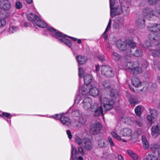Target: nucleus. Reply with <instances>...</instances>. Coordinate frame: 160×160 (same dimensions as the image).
I'll list each match as a JSON object with an SVG mask.
<instances>
[{
  "mask_svg": "<svg viewBox=\"0 0 160 160\" xmlns=\"http://www.w3.org/2000/svg\"><path fill=\"white\" fill-rule=\"evenodd\" d=\"M120 56L118 53L115 52H113L112 56V58L113 60L115 61H118L120 58Z\"/></svg>",
  "mask_w": 160,
  "mask_h": 160,
  "instance_id": "e433bc0d",
  "label": "nucleus"
},
{
  "mask_svg": "<svg viewBox=\"0 0 160 160\" xmlns=\"http://www.w3.org/2000/svg\"><path fill=\"white\" fill-rule=\"evenodd\" d=\"M158 67L159 69V70L160 71V62H159L158 63Z\"/></svg>",
  "mask_w": 160,
  "mask_h": 160,
  "instance_id": "338daca9",
  "label": "nucleus"
},
{
  "mask_svg": "<svg viewBox=\"0 0 160 160\" xmlns=\"http://www.w3.org/2000/svg\"><path fill=\"white\" fill-rule=\"evenodd\" d=\"M78 151L79 152L81 155H83L84 154V152L83 151V149L82 147L80 146L78 147Z\"/></svg>",
  "mask_w": 160,
  "mask_h": 160,
  "instance_id": "603ef678",
  "label": "nucleus"
},
{
  "mask_svg": "<svg viewBox=\"0 0 160 160\" xmlns=\"http://www.w3.org/2000/svg\"><path fill=\"white\" fill-rule=\"evenodd\" d=\"M78 92L80 93L79 95H78L76 97L75 99L74 100L75 103H78L80 101L81 98H83L84 97L87 95H83L81 94V86L80 85L78 87Z\"/></svg>",
  "mask_w": 160,
  "mask_h": 160,
  "instance_id": "393cba45",
  "label": "nucleus"
},
{
  "mask_svg": "<svg viewBox=\"0 0 160 160\" xmlns=\"http://www.w3.org/2000/svg\"><path fill=\"white\" fill-rule=\"evenodd\" d=\"M0 117L2 118L5 117L9 119L11 117V114L9 113L5 112H2L1 111H0Z\"/></svg>",
  "mask_w": 160,
  "mask_h": 160,
  "instance_id": "ea45409f",
  "label": "nucleus"
},
{
  "mask_svg": "<svg viewBox=\"0 0 160 160\" xmlns=\"http://www.w3.org/2000/svg\"><path fill=\"white\" fill-rule=\"evenodd\" d=\"M158 157L160 159V148L159 149L158 152Z\"/></svg>",
  "mask_w": 160,
  "mask_h": 160,
  "instance_id": "69168bd1",
  "label": "nucleus"
},
{
  "mask_svg": "<svg viewBox=\"0 0 160 160\" xmlns=\"http://www.w3.org/2000/svg\"><path fill=\"white\" fill-rule=\"evenodd\" d=\"M123 18H117L113 25V28L114 29H119L123 27Z\"/></svg>",
  "mask_w": 160,
  "mask_h": 160,
  "instance_id": "6ab92c4d",
  "label": "nucleus"
},
{
  "mask_svg": "<svg viewBox=\"0 0 160 160\" xmlns=\"http://www.w3.org/2000/svg\"><path fill=\"white\" fill-rule=\"evenodd\" d=\"M149 4H153L156 3L157 0H148Z\"/></svg>",
  "mask_w": 160,
  "mask_h": 160,
  "instance_id": "4d7b16f0",
  "label": "nucleus"
},
{
  "mask_svg": "<svg viewBox=\"0 0 160 160\" xmlns=\"http://www.w3.org/2000/svg\"><path fill=\"white\" fill-rule=\"evenodd\" d=\"M150 52H151L152 55L154 57H160V49L158 51L156 50H150Z\"/></svg>",
  "mask_w": 160,
  "mask_h": 160,
  "instance_id": "f704fd0d",
  "label": "nucleus"
},
{
  "mask_svg": "<svg viewBox=\"0 0 160 160\" xmlns=\"http://www.w3.org/2000/svg\"><path fill=\"white\" fill-rule=\"evenodd\" d=\"M102 128V125L99 123H96L91 126L90 132L91 134H96L98 133Z\"/></svg>",
  "mask_w": 160,
  "mask_h": 160,
  "instance_id": "f3484780",
  "label": "nucleus"
},
{
  "mask_svg": "<svg viewBox=\"0 0 160 160\" xmlns=\"http://www.w3.org/2000/svg\"><path fill=\"white\" fill-rule=\"evenodd\" d=\"M26 2L30 4L32 2V0H25Z\"/></svg>",
  "mask_w": 160,
  "mask_h": 160,
  "instance_id": "e2e57ef3",
  "label": "nucleus"
},
{
  "mask_svg": "<svg viewBox=\"0 0 160 160\" xmlns=\"http://www.w3.org/2000/svg\"><path fill=\"white\" fill-rule=\"evenodd\" d=\"M100 100L101 106H103L104 109L106 111H108L111 109L114 103L112 99H109L106 97H101Z\"/></svg>",
  "mask_w": 160,
  "mask_h": 160,
  "instance_id": "1a4fd4ad",
  "label": "nucleus"
},
{
  "mask_svg": "<svg viewBox=\"0 0 160 160\" xmlns=\"http://www.w3.org/2000/svg\"><path fill=\"white\" fill-rule=\"evenodd\" d=\"M146 65L145 66H142V68H147L148 66V64L147 63V62H146Z\"/></svg>",
  "mask_w": 160,
  "mask_h": 160,
  "instance_id": "680f3d73",
  "label": "nucleus"
},
{
  "mask_svg": "<svg viewBox=\"0 0 160 160\" xmlns=\"http://www.w3.org/2000/svg\"><path fill=\"white\" fill-rule=\"evenodd\" d=\"M142 140L144 148L146 149L148 148L149 147V144L146 139V137L144 136H142Z\"/></svg>",
  "mask_w": 160,
  "mask_h": 160,
  "instance_id": "7c9ffc66",
  "label": "nucleus"
},
{
  "mask_svg": "<svg viewBox=\"0 0 160 160\" xmlns=\"http://www.w3.org/2000/svg\"><path fill=\"white\" fill-rule=\"evenodd\" d=\"M92 76L90 74H86L84 76V80L85 85L83 87L81 86V92L83 94H87L88 93V91H85V89L90 86L91 84L94 83L92 82Z\"/></svg>",
  "mask_w": 160,
  "mask_h": 160,
  "instance_id": "f8f14e48",
  "label": "nucleus"
},
{
  "mask_svg": "<svg viewBox=\"0 0 160 160\" xmlns=\"http://www.w3.org/2000/svg\"><path fill=\"white\" fill-rule=\"evenodd\" d=\"M108 140L111 147H113L115 146V144L111 137L110 136L108 137Z\"/></svg>",
  "mask_w": 160,
  "mask_h": 160,
  "instance_id": "a18cd8bd",
  "label": "nucleus"
},
{
  "mask_svg": "<svg viewBox=\"0 0 160 160\" xmlns=\"http://www.w3.org/2000/svg\"><path fill=\"white\" fill-rule=\"evenodd\" d=\"M78 92L80 93L79 95H78L76 97L75 99L74 100L75 103H78L80 101L81 98H83L84 97L87 95H83L81 94V86L80 85L78 87Z\"/></svg>",
  "mask_w": 160,
  "mask_h": 160,
  "instance_id": "a878e982",
  "label": "nucleus"
},
{
  "mask_svg": "<svg viewBox=\"0 0 160 160\" xmlns=\"http://www.w3.org/2000/svg\"><path fill=\"white\" fill-rule=\"evenodd\" d=\"M85 90L88 91V93L87 94H83L81 92L82 95L87 96L90 95L93 97H96L97 96L99 93V89L94 83L91 84L90 86L87 87V89H85Z\"/></svg>",
  "mask_w": 160,
  "mask_h": 160,
  "instance_id": "ddd939ff",
  "label": "nucleus"
},
{
  "mask_svg": "<svg viewBox=\"0 0 160 160\" xmlns=\"http://www.w3.org/2000/svg\"><path fill=\"white\" fill-rule=\"evenodd\" d=\"M87 121V120L86 118L81 117L79 118L78 121L79 124L81 125H84Z\"/></svg>",
  "mask_w": 160,
  "mask_h": 160,
  "instance_id": "4c0bfd02",
  "label": "nucleus"
},
{
  "mask_svg": "<svg viewBox=\"0 0 160 160\" xmlns=\"http://www.w3.org/2000/svg\"><path fill=\"white\" fill-rule=\"evenodd\" d=\"M66 133L69 139H71L72 138V135L70 131L69 130H67L66 131Z\"/></svg>",
  "mask_w": 160,
  "mask_h": 160,
  "instance_id": "5fc2aeb1",
  "label": "nucleus"
},
{
  "mask_svg": "<svg viewBox=\"0 0 160 160\" xmlns=\"http://www.w3.org/2000/svg\"><path fill=\"white\" fill-rule=\"evenodd\" d=\"M109 0L110 15L112 17L120 14L122 12H124L125 11L126 13L125 14L126 15L128 14L129 10L128 6H122V9H121V8L119 7L118 6H117L115 4V0Z\"/></svg>",
  "mask_w": 160,
  "mask_h": 160,
  "instance_id": "20e7f679",
  "label": "nucleus"
},
{
  "mask_svg": "<svg viewBox=\"0 0 160 160\" xmlns=\"http://www.w3.org/2000/svg\"><path fill=\"white\" fill-rule=\"evenodd\" d=\"M77 160H83V158L82 156H79L77 158Z\"/></svg>",
  "mask_w": 160,
  "mask_h": 160,
  "instance_id": "0e129e2a",
  "label": "nucleus"
},
{
  "mask_svg": "<svg viewBox=\"0 0 160 160\" xmlns=\"http://www.w3.org/2000/svg\"><path fill=\"white\" fill-rule=\"evenodd\" d=\"M83 144L82 146L86 150H91L93 147V145L90 140L87 138L83 140Z\"/></svg>",
  "mask_w": 160,
  "mask_h": 160,
  "instance_id": "4be33fe9",
  "label": "nucleus"
},
{
  "mask_svg": "<svg viewBox=\"0 0 160 160\" xmlns=\"http://www.w3.org/2000/svg\"><path fill=\"white\" fill-rule=\"evenodd\" d=\"M141 107L140 106H138L135 109V112L136 115L137 116H140L141 115Z\"/></svg>",
  "mask_w": 160,
  "mask_h": 160,
  "instance_id": "79ce46f5",
  "label": "nucleus"
},
{
  "mask_svg": "<svg viewBox=\"0 0 160 160\" xmlns=\"http://www.w3.org/2000/svg\"><path fill=\"white\" fill-rule=\"evenodd\" d=\"M15 7L18 9L21 8L22 7V3L19 1L15 3Z\"/></svg>",
  "mask_w": 160,
  "mask_h": 160,
  "instance_id": "de8ad7c7",
  "label": "nucleus"
},
{
  "mask_svg": "<svg viewBox=\"0 0 160 160\" xmlns=\"http://www.w3.org/2000/svg\"><path fill=\"white\" fill-rule=\"evenodd\" d=\"M76 58L79 65L85 64L87 61V59L86 57L81 55L77 56Z\"/></svg>",
  "mask_w": 160,
  "mask_h": 160,
  "instance_id": "5701e85b",
  "label": "nucleus"
},
{
  "mask_svg": "<svg viewBox=\"0 0 160 160\" xmlns=\"http://www.w3.org/2000/svg\"><path fill=\"white\" fill-rule=\"evenodd\" d=\"M152 135L154 138H156L160 134V125L158 124L153 126L152 128Z\"/></svg>",
  "mask_w": 160,
  "mask_h": 160,
  "instance_id": "aec40b11",
  "label": "nucleus"
},
{
  "mask_svg": "<svg viewBox=\"0 0 160 160\" xmlns=\"http://www.w3.org/2000/svg\"><path fill=\"white\" fill-rule=\"evenodd\" d=\"M111 22H112L111 19L110 18L109 20V21L108 23L106 29V30L103 34H105L106 32H107L109 30V29L110 28L111 25Z\"/></svg>",
  "mask_w": 160,
  "mask_h": 160,
  "instance_id": "09e8293b",
  "label": "nucleus"
},
{
  "mask_svg": "<svg viewBox=\"0 0 160 160\" xmlns=\"http://www.w3.org/2000/svg\"><path fill=\"white\" fill-rule=\"evenodd\" d=\"M111 134L116 140L123 142H126V141L122 139V137H131L132 134V132L131 129L125 128L121 129L120 131H117L115 129L111 132Z\"/></svg>",
  "mask_w": 160,
  "mask_h": 160,
  "instance_id": "7ed1b4c3",
  "label": "nucleus"
},
{
  "mask_svg": "<svg viewBox=\"0 0 160 160\" xmlns=\"http://www.w3.org/2000/svg\"><path fill=\"white\" fill-rule=\"evenodd\" d=\"M118 160H124L123 157L121 155H118Z\"/></svg>",
  "mask_w": 160,
  "mask_h": 160,
  "instance_id": "13d9d810",
  "label": "nucleus"
},
{
  "mask_svg": "<svg viewBox=\"0 0 160 160\" xmlns=\"http://www.w3.org/2000/svg\"><path fill=\"white\" fill-rule=\"evenodd\" d=\"M92 101L90 98H85L82 102V108L85 110L92 111L98 107V103L94 102L92 104Z\"/></svg>",
  "mask_w": 160,
  "mask_h": 160,
  "instance_id": "6e6552de",
  "label": "nucleus"
},
{
  "mask_svg": "<svg viewBox=\"0 0 160 160\" xmlns=\"http://www.w3.org/2000/svg\"><path fill=\"white\" fill-rule=\"evenodd\" d=\"M11 7V4L8 0H0V9L8 11L10 9Z\"/></svg>",
  "mask_w": 160,
  "mask_h": 160,
  "instance_id": "a211bd4d",
  "label": "nucleus"
},
{
  "mask_svg": "<svg viewBox=\"0 0 160 160\" xmlns=\"http://www.w3.org/2000/svg\"><path fill=\"white\" fill-rule=\"evenodd\" d=\"M27 18L29 21L33 22L35 27L37 26L42 28H44L47 26V24L43 20L33 13H28Z\"/></svg>",
  "mask_w": 160,
  "mask_h": 160,
  "instance_id": "423d86ee",
  "label": "nucleus"
},
{
  "mask_svg": "<svg viewBox=\"0 0 160 160\" xmlns=\"http://www.w3.org/2000/svg\"><path fill=\"white\" fill-rule=\"evenodd\" d=\"M157 81L160 83V77H158L157 78Z\"/></svg>",
  "mask_w": 160,
  "mask_h": 160,
  "instance_id": "774afa93",
  "label": "nucleus"
},
{
  "mask_svg": "<svg viewBox=\"0 0 160 160\" xmlns=\"http://www.w3.org/2000/svg\"><path fill=\"white\" fill-rule=\"evenodd\" d=\"M148 30L151 31V32L149 36L150 41H146L145 45L148 47L152 46L153 45H156L159 44L158 39L160 35L158 33V31L160 30V24H150L148 27Z\"/></svg>",
  "mask_w": 160,
  "mask_h": 160,
  "instance_id": "f03ea898",
  "label": "nucleus"
},
{
  "mask_svg": "<svg viewBox=\"0 0 160 160\" xmlns=\"http://www.w3.org/2000/svg\"><path fill=\"white\" fill-rule=\"evenodd\" d=\"M98 58L100 61H102L104 60V56L103 55H101L98 57Z\"/></svg>",
  "mask_w": 160,
  "mask_h": 160,
  "instance_id": "6e6d98bb",
  "label": "nucleus"
},
{
  "mask_svg": "<svg viewBox=\"0 0 160 160\" xmlns=\"http://www.w3.org/2000/svg\"><path fill=\"white\" fill-rule=\"evenodd\" d=\"M18 29V28L17 27L12 26L10 28L8 32L9 33L11 34L17 31Z\"/></svg>",
  "mask_w": 160,
  "mask_h": 160,
  "instance_id": "37998d69",
  "label": "nucleus"
},
{
  "mask_svg": "<svg viewBox=\"0 0 160 160\" xmlns=\"http://www.w3.org/2000/svg\"><path fill=\"white\" fill-rule=\"evenodd\" d=\"M125 122L129 125H131L132 124V118L128 117L125 119Z\"/></svg>",
  "mask_w": 160,
  "mask_h": 160,
  "instance_id": "c03bdc74",
  "label": "nucleus"
},
{
  "mask_svg": "<svg viewBox=\"0 0 160 160\" xmlns=\"http://www.w3.org/2000/svg\"><path fill=\"white\" fill-rule=\"evenodd\" d=\"M142 14L144 17L149 18L150 20H154L160 15L159 11L153 10L151 8H147L143 10Z\"/></svg>",
  "mask_w": 160,
  "mask_h": 160,
  "instance_id": "0eeeda50",
  "label": "nucleus"
},
{
  "mask_svg": "<svg viewBox=\"0 0 160 160\" xmlns=\"http://www.w3.org/2000/svg\"><path fill=\"white\" fill-rule=\"evenodd\" d=\"M124 64L123 66L126 69L129 70V72L133 74H138L141 73L142 69L140 67L138 63L136 62H126L124 61Z\"/></svg>",
  "mask_w": 160,
  "mask_h": 160,
  "instance_id": "39448f33",
  "label": "nucleus"
},
{
  "mask_svg": "<svg viewBox=\"0 0 160 160\" xmlns=\"http://www.w3.org/2000/svg\"><path fill=\"white\" fill-rule=\"evenodd\" d=\"M98 145L100 147H105L107 144L106 143V141L105 139H102L99 141Z\"/></svg>",
  "mask_w": 160,
  "mask_h": 160,
  "instance_id": "c9c22d12",
  "label": "nucleus"
},
{
  "mask_svg": "<svg viewBox=\"0 0 160 160\" xmlns=\"http://www.w3.org/2000/svg\"><path fill=\"white\" fill-rule=\"evenodd\" d=\"M82 115L81 112L78 110H74L72 112V116L74 119H75L76 118L79 117Z\"/></svg>",
  "mask_w": 160,
  "mask_h": 160,
  "instance_id": "cd10ccee",
  "label": "nucleus"
},
{
  "mask_svg": "<svg viewBox=\"0 0 160 160\" xmlns=\"http://www.w3.org/2000/svg\"><path fill=\"white\" fill-rule=\"evenodd\" d=\"M146 26L145 20L142 16H140L136 21V28L139 30H141Z\"/></svg>",
  "mask_w": 160,
  "mask_h": 160,
  "instance_id": "dca6fc26",
  "label": "nucleus"
},
{
  "mask_svg": "<svg viewBox=\"0 0 160 160\" xmlns=\"http://www.w3.org/2000/svg\"><path fill=\"white\" fill-rule=\"evenodd\" d=\"M84 73V72L83 69L81 68H78V75L79 77L82 78L83 76V74Z\"/></svg>",
  "mask_w": 160,
  "mask_h": 160,
  "instance_id": "8fccbe9b",
  "label": "nucleus"
},
{
  "mask_svg": "<svg viewBox=\"0 0 160 160\" xmlns=\"http://www.w3.org/2000/svg\"><path fill=\"white\" fill-rule=\"evenodd\" d=\"M50 118H53L56 120H60V122L64 125L68 126L71 122V120L64 114H56L54 115L50 116Z\"/></svg>",
  "mask_w": 160,
  "mask_h": 160,
  "instance_id": "9b49d317",
  "label": "nucleus"
},
{
  "mask_svg": "<svg viewBox=\"0 0 160 160\" xmlns=\"http://www.w3.org/2000/svg\"><path fill=\"white\" fill-rule=\"evenodd\" d=\"M101 71L102 74L108 77H112L114 74V72L113 69L109 66H102L101 68Z\"/></svg>",
  "mask_w": 160,
  "mask_h": 160,
  "instance_id": "4468645a",
  "label": "nucleus"
},
{
  "mask_svg": "<svg viewBox=\"0 0 160 160\" xmlns=\"http://www.w3.org/2000/svg\"><path fill=\"white\" fill-rule=\"evenodd\" d=\"M128 42H127V45L124 41L121 39H119L116 42V45L118 49L122 50L125 51L127 49V45L128 46Z\"/></svg>",
  "mask_w": 160,
  "mask_h": 160,
  "instance_id": "412c9836",
  "label": "nucleus"
},
{
  "mask_svg": "<svg viewBox=\"0 0 160 160\" xmlns=\"http://www.w3.org/2000/svg\"><path fill=\"white\" fill-rule=\"evenodd\" d=\"M132 84L136 88H138L142 86V82L139 79L137 78H133L132 79Z\"/></svg>",
  "mask_w": 160,
  "mask_h": 160,
  "instance_id": "b1692460",
  "label": "nucleus"
},
{
  "mask_svg": "<svg viewBox=\"0 0 160 160\" xmlns=\"http://www.w3.org/2000/svg\"><path fill=\"white\" fill-rule=\"evenodd\" d=\"M149 110L150 115H147V118L149 123L152 124L156 121L158 113L156 110L155 109H149Z\"/></svg>",
  "mask_w": 160,
  "mask_h": 160,
  "instance_id": "2eb2a0df",
  "label": "nucleus"
},
{
  "mask_svg": "<svg viewBox=\"0 0 160 160\" xmlns=\"http://www.w3.org/2000/svg\"><path fill=\"white\" fill-rule=\"evenodd\" d=\"M127 152L128 154L134 160H137L138 159V156L136 153L134 152L131 150H127Z\"/></svg>",
  "mask_w": 160,
  "mask_h": 160,
  "instance_id": "473e14b6",
  "label": "nucleus"
},
{
  "mask_svg": "<svg viewBox=\"0 0 160 160\" xmlns=\"http://www.w3.org/2000/svg\"><path fill=\"white\" fill-rule=\"evenodd\" d=\"M130 104L132 106H134L138 103V98L136 96H132L129 100Z\"/></svg>",
  "mask_w": 160,
  "mask_h": 160,
  "instance_id": "c756f323",
  "label": "nucleus"
},
{
  "mask_svg": "<svg viewBox=\"0 0 160 160\" xmlns=\"http://www.w3.org/2000/svg\"><path fill=\"white\" fill-rule=\"evenodd\" d=\"M94 111L95 112L94 115L96 116H99L101 114H102V116L103 115L102 108V106H101L98 108V107L97 108H95L94 110H93L92 112Z\"/></svg>",
  "mask_w": 160,
  "mask_h": 160,
  "instance_id": "bb28decb",
  "label": "nucleus"
},
{
  "mask_svg": "<svg viewBox=\"0 0 160 160\" xmlns=\"http://www.w3.org/2000/svg\"><path fill=\"white\" fill-rule=\"evenodd\" d=\"M136 124L138 125V126L140 127L142 126V120L141 119H138L136 121Z\"/></svg>",
  "mask_w": 160,
  "mask_h": 160,
  "instance_id": "864d4df0",
  "label": "nucleus"
},
{
  "mask_svg": "<svg viewBox=\"0 0 160 160\" xmlns=\"http://www.w3.org/2000/svg\"><path fill=\"white\" fill-rule=\"evenodd\" d=\"M146 160H158L157 157L154 154L148 153L146 157Z\"/></svg>",
  "mask_w": 160,
  "mask_h": 160,
  "instance_id": "c85d7f7f",
  "label": "nucleus"
},
{
  "mask_svg": "<svg viewBox=\"0 0 160 160\" xmlns=\"http://www.w3.org/2000/svg\"><path fill=\"white\" fill-rule=\"evenodd\" d=\"M102 85L105 88H108L110 87V83L108 81H105L102 82Z\"/></svg>",
  "mask_w": 160,
  "mask_h": 160,
  "instance_id": "49530a36",
  "label": "nucleus"
},
{
  "mask_svg": "<svg viewBox=\"0 0 160 160\" xmlns=\"http://www.w3.org/2000/svg\"><path fill=\"white\" fill-rule=\"evenodd\" d=\"M128 44L131 48L130 52L132 55L136 57H140L142 56V52L139 48L135 47L136 44L133 41L129 40Z\"/></svg>",
  "mask_w": 160,
  "mask_h": 160,
  "instance_id": "9d476101",
  "label": "nucleus"
},
{
  "mask_svg": "<svg viewBox=\"0 0 160 160\" xmlns=\"http://www.w3.org/2000/svg\"><path fill=\"white\" fill-rule=\"evenodd\" d=\"M159 145L157 144H152L151 145L150 148L153 152H155L159 148Z\"/></svg>",
  "mask_w": 160,
  "mask_h": 160,
  "instance_id": "a19ab883",
  "label": "nucleus"
},
{
  "mask_svg": "<svg viewBox=\"0 0 160 160\" xmlns=\"http://www.w3.org/2000/svg\"><path fill=\"white\" fill-rule=\"evenodd\" d=\"M110 95L112 98H116L118 97L119 93L116 90L112 89Z\"/></svg>",
  "mask_w": 160,
  "mask_h": 160,
  "instance_id": "72a5a7b5",
  "label": "nucleus"
},
{
  "mask_svg": "<svg viewBox=\"0 0 160 160\" xmlns=\"http://www.w3.org/2000/svg\"><path fill=\"white\" fill-rule=\"evenodd\" d=\"M148 88V85H147L146 87H143V88L142 90V91H145L147 90Z\"/></svg>",
  "mask_w": 160,
  "mask_h": 160,
  "instance_id": "052dcab7",
  "label": "nucleus"
},
{
  "mask_svg": "<svg viewBox=\"0 0 160 160\" xmlns=\"http://www.w3.org/2000/svg\"><path fill=\"white\" fill-rule=\"evenodd\" d=\"M86 138H81L80 137H77L75 139V142L79 145H82V144H83V140Z\"/></svg>",
  "mask_w": 160,
  "mask_h": 160,
  "instance_id": "58836bf2",
  "label": "nucleus"
},
{
  "mask_svg": "<svg viewBox=\"0 0 160 160\" xmlns=\"http://www.w3.org/2000/svg\"><path fill=\"white\" fill-rule=\"evenodd\" d=\"M6 23L5 20L3 18L0 19V27H2L5 25Z\"/></svg>",
  "mask_w": 160,
  "mask_h": 160,
  "instance_id": "3c124183",
  "label": "nucleus"
},
{
  "mask_svg": "<svg viewBox=\"0 0 160 160\" xmlns=\"http://www.w3.org/2000/svg\"><path fill=\"white\" fill-rule=\"evenodd\" d=\"M47 28L50 32V34L52 36L58 39L61 42L65 44L69 48L71 47L72 44L71 41L67 38H71L73 41H77L78 43L79 44L81 43L82 41L80 39H78L75 38L69 37L50 26H47Z\"/></svg>",
  "mask_w": 160,
  "mask_h": 160,
  "instance_id": "f257e3e1",
  "label": "nucleus"
},
{
  "mask_svg": "<svg viewBox=\"0 0 160 160\" xmlns=\"http://www.w3.org/2000/svg\"><path fill=\"white\" fill-rule=\"evenodd\" d=\"M77 153V151L76 149L72 145L71 158L72 159L74 160L76 158Z\"/></svg>",
  "mask_w": 160,
  "mask_h": 160,
  "instance_id": "2f4dec72",
  "label": "nucleus"
},
{
  "mask_svg": "<svg viewBox=\"0 0 160 160\" xmlns=\"http://www.w3.org/2000/svg\"><path fill=\"white\" fill-rule=\"evenodd\" d=\"M99 69V66L98 65L95 66V71L97 72Z\"/></svg>",
  "mask_w": 160,
  "mask_h": 160,
  "instance_id": "bf43d9fd",
  "label": "nucleus"
}]
</instances>
